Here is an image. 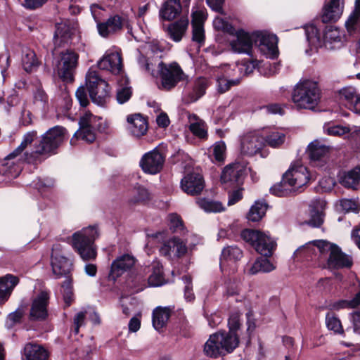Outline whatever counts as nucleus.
Wrapping results in <instances>:
<instances>
[{"instance_id":"c85d7f7f","label":"nucleus","mask_w":360,"mask_h":360,"mask_svg":"<svg viewBox=\"0 0 360 360\" xmlns=\"http://www.w3.org/2000/svg\"><path fill=\"white\" fill-rule=\"evenodd\" d=\"M360 180V167H355L347 172L339 174V182L345 188L354 189Z\"/></svg>"},{"instance_id":"f03ea898","label":"nucleus","mask_w":360,"mask_h":360,"mask_svg":"<svg viewBox=\"0 0 360 360\" xmlns=\"http://www.w3.org/2000/svg\"><path fill=\"white\" fill-rule=\"evenodd\" d=\"M309 180V174L307 167L301 162H296L283 174L281 183L270 188V192L277 196H285L298 191Z\"/></svg>"},{"instance_id":"a18cd8bd","label":"nucleus","mask_w":360,"mask_h":360,"mask_svg":"<svg viewBox=\"0 0 360 360\" xmlns=\"http://www.w3.org/2000/svg\"><path fill=\"white\" fill-rule=\"evenodd\" d=\"M322 40L326 46L335 42H340L341 34L340 30L334 26L327 27Z\"/></svg>"},{"instance_id":"a19ab883","label":"nucleus","mask_w":360,"mask_h":360,"mask_svg":"<svg viewBox=\"0 0 360 360\" xmlns=\"http://www.w3.org/2000/svg\"><path fill=\"white\" fill-rule=\"evenodd\" d=\"M22 63L26 72H32L39 65V61L34 51L30 49H26L24 51Z\"/></svg>"},{"instance_id":"b1692460","label":"nucleus","mask_w":360,"mask_h":360,"mask_svg":"<svg viewBox=\"0 0 360 360\" xmlns=\"http://www.w3.org/2000/svg\"><path fill=\"white\" fill-rule=\"evenodd\" d=\"M189 25L187 16L181 17L179 20L173 22L167 27H163L167 36L174 42H179L185 35Z\"/></svg>"},{"instance_id":"3c124183","label":"nucleus","mask_w":360,"mask_h":360,"mask_svg":"<svg viewBox=\"0 0 360 360\" xmlns=\"http://www.w3.org/2000/svg\"><path fill=\"white\" fill-rule=\"evenodd\" d=\"M323 131L328 135L340 136L347 133L351 134L352 128L328 123L324 124Z\"/></svg>"},{"instance_id":"412c9836","label":"nucleus","mask_w":360,"mask_h":360,"mask_svg":"<svg viewBox=\"0 0 360 360\" xmlns=\"http://www.w3.org/2000/svg\"><path fill=\"white\" fill-rule=\"evenodd\" d=\"M131 29L127 20L119 15L110 16L106 21L97 23L98 34L103 37H108L122 30L123 26Z\"/></svg>"},{"instance_id":"7ed1b4c3","label":"nucleus","mask_w":360,"mask_h":360,"mask_svg":"<svg viewBox=\"0 0 360 360\" xmlns=\"http://www.w3.org/2000/svg\"><path fill=\"white\" fill-rule=\"evenodd\" d=\"M239 337L233 331L219 330L210 335L203 347L204 354L217 359L232 353L239 345Z\"/></svg>"},{"instance_id":"9b49d317","label":"nucleus","mask_w":360,"mask_h":360,"mask_svg":"<svg viewBox=\"0 0 360 360\" xmlns=\"http://www.w3.org/2000/svg\"><path fill=\"white\" fill-rule=\"evenodd\" d=\"M246 167L239 162L229 165L223 169L220 181L225 189L235 188L243 184Z\"/></svg>"},{"instance_id":"1a4fd4ad","label":"nucleus","mask_w":360,"mask_h":360,"mask_svg":"<svg viewBox=\"0 0 360 360\" xmlns=\"http://www.w3.org/2000/svg\"><path fill=\"white\" fill-rule=\"evenodd\" d=\"M101 118L86 112L81 117L79 129L70 140V144L75 145V140L82 139L87 143H92L96 139V130L100 129Z\"/></svg>"},{"instance_id":"0e129e2a","label":"nucleus","mask_w":360,"mask_h":360,"mask_svg":"<svg viewBox=\"0 0 360 360\" xmlns=\"http://www.w3.org/2000/svg\"><path fill=\"white\" fill-rule=\"evenodd\" d=\"M340 207L342 210L348 212H357L359 210L358 203L350 199H342L340 201Z\"/></svg>"},{"instance_id":"37998d69","label":"nucleus","mask_w":360,"mask_h":360,"mask_svg":"<svg viewBox=\"0 0 360 360\" xmlns=\"http://www.w3.org/2000/svg\"><path fill=\"white\" fill-rule=\"evenodd\" d=\"M316 203L321 210H316L312 208L311 210V217L308 221V224L314 227H319L323 223V213L322 210L326 206L323 200H319Z\"/></svg>"},{"instance_id":"09e8293b","label":"nucleus","mask_w":360,"mask_h":360,"mask_svg":"<svg viewBox=\"0 0 360 360\" xmlns=\"http://www.w3.org/2000/svg\"><path fill=\"white\" fill-rule=\"evenodd\" d=\"M209 86V81L205 77L198 78L194 84L191 100L195 101L202 96Z\"/></svg>"},{"instance_id":"2f4dec72","label":"nucleus","mask_w":360,"mask_h":360,"mask_svg":"<svg viewBox=\"0 0 360 360\" xmlns=\"http://www.w3.org/2000/svg\"><path fill=\"white\" fill-rule=\"evenodd\" d=\"M91 101L98 105H104L110 97V89L108 84L103 79L98 83L95 91L89 95Z\"/></svg>"},{"instance_id":"f8f14e48","label":"nucleus","mask_w":360,"mask_h":360,"mask_svg":"<svg viewBox=\"0 0 360 360\" xmlns=\"http://www.w3.org/2000/svg\"><path fill=\"white\" fill-rule=\"evenodd\" d=\"M255 37V50L257 49L266 58H274L277 56L278 38L275 34L266 31L253 32Z\"/></svg>"},{"instance_id":"c756f323","label":"nucleus","mask_w":360,"mask_h":360,"mask_svg":"<svg viewBox=\"0 0 360 360\" xmlns=\"http://www.w3.org/2000/svg\"><path fill=\"white\" fill-rule=\"evenodd\" d=\"M181 10L180 0H167L160 10V16L165 20H172L179 14Z\"/></svg>"},{"instance_id":"603ef678","label":"nucleus","mask_w":360,"mask_h":360,"mask_svg":"<svg viewBox=\"0 0 360 360\" xmlns=\"http://www.w3.org/2000/svg\"><path fill=\"white\" fill-rule=\"evenodd\" d=\"M103 79L98 75L96 70H89L86 75V85L89 95L95 91L100 81Z\"/></svg>"},{"instance_id":"0eeeda50","label":"nucleus","mask_w":360,"mask_h":360,"mask_svg":"<svg viewBox=\"0 0 360 360\" xmlns=\"http://www.w3.org/2000/svg\"><path fill=\"white\" fill-rule=\"evenodd\" d=\"M320 94L316 82L304 79L295 86L292 99L297 108L313 109L319 101Z\"/></svg>"},{"instance_id":"bb28decb","label":"nucleus","mask_w":360,"mask_h":360,"mask_svg":"<svg viewBox=\"0 0 360 360\" xmlns=\"http://www.w3.org/2000/svg\"><path fill=\"white\" fill-rule=\"evenodd\" d=\"M18 283V277L13 274H8L0 277V304H4L9 299Z\"/></svg>"},{"instance_id":"2eb2a0df","label":"nucleus","mask_w":360,"mask_h":360,"mask_svg":"<svg viewBox=\"0 0 360 360\" xmlns=\"http://www.w3.org/2000/svg\"><path fill=\"white\" fill-rule=\"evenodd\" d=\"M51 264L53 274L56 278L68 276L72 269V262L65 256L60 245H53Z\"/></svg>"},{"instance_id":"49530a36","label":"nucleus","mask_w":360,"mask_h":360,"mask_svg":"<svg viewBox=\"0 0 360 360\" xmlns=\"http://www.w3.org/2000/svg\"><path fill=\"white\" fill-rule=\"evenodd\" d=\"M70 37V28L65 22L57 23L54 34L55 43L66 42Z\"/></svg>"},{"instance_id":"a878e982","label":"nucleus","mask_w":360,"mask_h":360,"mask_svg":"<svg viewBox=\"0 0 360 360\" xmlns=\"http://www.w3.org/2000/svg\"><path fill=\"white\" fill-rule=\"evenodd\" d=\"M344 0H330L323 8L322 21L330 22L337 21L344 9Z\"/></svg>"},{"instance_id":"e2e57ef3","label":"nucleus","mask_w":360,"mask_h":360,"mask_svg":"<svg viewBox=\"0 0 360 360\" xmlns=\"http://www.w3.org/2000/svg\"><path fill=\"white\" fill-rule=\"evenodd\" d=\"M131 96V90L129 86H120L117 90V100L119 103L127 102Z\"/></svg>"},{"instance_id":"aec40b11","label":"nucleus","mask_w":360,"mask_h":360,"mask_svg":"<svg viewBox=\"0 0 360 360\" xmlns=\"http://www.w3.org/2000/svg\"><path fill=\"white\" fill-rule=\"evenodd\" d=\"M165 157L157 149L146 153L140 161L143 171L150 174H158L162 169Z\"/></svg>"},{"instance_id":"de8ad7c7","label":"nucleus","mask_w":360,"mask_h":360,"mask_svg":"<svg viewBox=\"0 0 360 360\" xmlns=\"http://www.w3.org/2000/svg\"><path fill=\"white\" fill-rule=\"evenodd\" d=\"M198 205L207 212H220L224 210L220 202L213 201L205 198L198 199Z\"/></svg>"},{"instance_id":"8fccbe9b","label":"nucleus","mask_w":360,"mask_h":360,"mask_svg":"<svg viewBox=\"0 0 360 360\" xmlns=\"http://www.w3.org/2000/svg\"><path fill=\"white\" fill-rule=\"evenodd\" d=\"M326 324L328 330L335 333L342 334L344 330L340 320L333 313H328L326 316Z\"/></svg>"},{"instance_id":"20e7f679","label":"nucleus","mask_w":360,"mask_h":360,"mask_svg":"<svg viewBox=\"0 0 360 360\" xmlns=\"http://www.w3.org/2000/svg\"><path fill=\"white\" fill-rule=\"evenodd\" d=\"M36 137V131H28L24 134L20 144L5 158L4 162L1 168L4 175L8 178H16L22 171V163L25 162L32 163L37 160V159L28 160L25 156L26 153H29L26 149L32 144Z\"/></svg>"},{"instance_id":"cd10ccee","label":"nucleus","mask_w":360,"mask_h":360,"mask_svg":"<svg viewBox=\"0 0 360 360\" xmlns=\"http://www.w3.org/2000/svg\"><path fill=\"white\" fill-rule=\"evenodd\" d=\"M128 130L136 137L143 136L148 130L146 120L140 114H134L127 117Z\"/></svg>"},{"instance_id":"4d7b16f0","label":"nucleus","mask_w":360,"mask_h":360,"mask_svg":"<svg viewBox=\"0 0 360 360\" xmlns=\"http://www.w3.org/2000/svg\"><path fill=\"white\" fill-rule=\"evenodd\" d=\"M167 220L169 228L172 231L176 232L183 229L184 225L181 217L178 214L175 213L169 214Z\"/></svg>"},{"instance_id":"79ce46f5","label":"nucleus","mask_w":360,"mask_h":360,"mask_svg":"<svg viewBox=\"0 0 360 360\" xmlns=\"http://www.w3.org/2000/svg\"><path fill=\"white\" fill-rule=\"evenodd\" d=\"M240 78L228 79L224 75H217V90L220 94H224L229 91L232 86L240 83Z\"/></svg>"},{"instance_id":"c03bdc74","label":"nucleus","mask_w":360,"mask_h":360,"mask_svg":"<svg viewBox=\"0 0 360 360\" xmlns=\"http://www.w3.org/2000/svg\"><path fill=\"white\" fill-rule=\"evenodd\" d=\"M360 19V0H356L355 8L345 22V27L349 33L354 32Z\"/></svg>"},{"instance_id":"864d4df0","label":"nucleus","mask_w":360,"mask_h":360,"mask_svg":"<svg viewBox=\"0 0 360 360\" xmlns=\"http://www.w3.org/2000/svg\"><path fill=\"white\" fill-rule=\"evenodd\" d=\"M359 95L356 93V89L352 86L345 87L340 91V99L346 101L345 105L348 108Z\"/></svg>"},{"instance_id":"473e14b6","label":"nucleus","mask_w":360,"mask_h":360,"mask_svg":"<svg viewBox=\"0 0 360 360\" xmlns=\"http://www.w3.org/2000/svg\"><path fill=\"white\" fill-rule=\"evenodd\" d=\"M189 129L195 136L200 139H206L207 136V127L204 120L196 115L188 116Z\"/></svg>"},{"instance_id":"4c0bfd02","label":"nucleus","mask_w":360,"mask_h":360,"mask_svg":"<svg viewBox=\"0 0 360 360\" xmlns=\"http://www.w3.org/2000/svg\"><path fill=\"white\" fill-rule=\"evenodd\" d=\"M276 266L266 258H257L248 269L250 274L254 275L258 273H268L274 270Z\"/></svg>"},{"instance_id":"c9c22d12","label":"nucleus","mask_w":360,"mask_h":360,"mask_svg":"<svg viewBox=\"0 0 360 360\" xmlns=\"http://www.w3.org/2000/svg\"><path fill=\"white\" fill-rule=\"evenodd\" d=\"M148 285L152 287L160 286L165 283L163 276L162 266L158 262L155 261L151 265V274L148 278Z\"/></svg>"},{"instance_id":"69168bd1","label":"nucleus","mask_w":360,"mask_h":360,"mask_svg":"<svg viewBox=\"0 0 360 360\" xmlns=\"http://www.w3.org/2000/svg\"><path fill=\"white\" fill-rule=\"evenodd\" d=\"M88 315V311L84 310L78 312L76 314L74 318V326H73V332L75 334L79 333V328L84 325V321L86 317Z\"/></svg>"},{"instance_id":"ea45409f","label":"nucleus","mask_w":360,"mask_h":360,"mask_svg":"<svg viewBox=\"0 0 360 360\" xmlns=\"http://www.w3.org/2000/svg\"><path fill=\"white\" fill-rule=\"evenodd\" d=\"M267 210V205L260 200H257L251 206L248 214V219L252 221H258L264 216Z\"/></svg>"},{"instance_id":"774afa93","label":"nucleus","mask_w":360,"mask_h":360,"mask_svg":"<svg viewBox=\"0 0 360 360\" xmlns=\"http://www.w3.org/2000/svg\"><path fill=\"white\" fill-rule=\"evenodd\" d=\"M360 305V290L350 300H342L338 303L339 308H355Z\"/></svg>"},{"instance_id":"6e6d98bb","label":"nucleus","mask_w":360,"mask_h":360,"mask_svg":"<svg viewBox=\"0 0 360 360\" xmlns=\"http://www.w3.org/2000/svg\"><path fill=\"white\" fill-rule=\"evenodd\" d=\"M244 66L238 67V65H224L221 67V72L218 75H224L228 79H232L231 77L240 78V71Z\"/></svg>"},{"instance_id":"f257e3e1","label":"nucleus","mask_w":360,"mask_h":360,"mask_svg":"<svg viewBox=\"0 0 360 360\" xmlns=\"http://www.w3.org/2000/svg\"><path fill=\"white\" fill-rule=\"evenodd\" d=\"M319 253L321 255L328 254V265L330 268H349L352 265V257L342 252L335 244L323 240H316L306 243L299 248L294 253L297 257L303 255L306 258H311L313 255Z\"/></svg>"},{"instance_id":"423d86ee","label":"nucleus","mask_w":360,"mask_h":360,"mask_svg":"<svg viewBox=\"0 0 360 360\" xmlns=\"http://www.w3.org/2000/svg\"><path fill=\"white\" fill-rule=\"evenodd\" d=\"M67 138V131L61 126H55L49 129L42 136L40 143L31 153H26V159H37L39 155H51Z\"/></svg>"},{"instance_id":"680f3d73","label":"nucleus","mask_w":360,"mask_h":360,"mask_svg":"<svg viewBox=\"0 0 360 360\" xmlns=\"http://www.w3.org/2000/svg\"><path fill=\"white\" fill-rule=\"evenodd\" d=\"M183 281L185 284L184 288V297L188 301H193L195 299V295L193 292L191 278L189 276H184L182 277Z\"/></svg>"},{"instance_id":"6ab92c4d","label":"nucleus","mask_w":360,"mask_h":360,"mask_svg":"<svg viewBox=\"0 0 360 360\" xmlns=\"http://www.w3.org/2000/svg\"><path fill=\"white\" fill-rule=\"evenodd\" d=\"M233 51L238 53H246L253 56L255 51V37L253 32L249 33L244 30H239L236 33V39L230 43Z\"/></svg>"},{"instance_id":"bf43d9fd","label":"nucleus","mask_w":360,"mask_h":360,"mask_svg":"<svg viewBox=\"0 0 360 360\" xmlns=\"http://www.w3.org/2000/svg\"><path fill=\"white\" fill-rule=\"evenodd\" d=\"M48 103V96L42 89H37L34 94V103L39 108L44 109Z\"/></svg>"},{"instance_id":"4be33fe9","label":"nucleus","mask_w":360,"mask_h":360,"mask_svg":"<svg viewBox=\"0 0 360 360\" xmlns=\"http://www.w3.org/2000/svg\"><path fill=\"white\" fill-rule=\"evenodd\" d=\"M182 190L188 195L200 194L205 187V181L202 175L197 172L186 174L181 181Z\"/></svg>"},{"instance_id":"7c9ffc66","label":"nucleus","mask_w":360,"mask_h":360,"mask_svg":"<svg viewBox=\"0 0 360 360\" xmlns=\"http://www.w3.org/2000/svg\"><path fill=\"white\" fill-rule=\"evenodd\" d=\"M264 135V144L266 143L271 148H278L282 146L286 139V134L282 129H273L268 132L262 134Z\"/></svg>"},{"instance_id":"393cba45","label":"nucleus","mask_w":360,"mask_h":360,"mask_svg":"<svg viewBox=\"0 0 360 360\" xmlns=\"http://www.w3.org/2000/svg\"><path fill=\"white\" fill-rule=\"evenodd\" d=\"M136 259L129 254H124L115 259L111 264L110 276L115 280L135 264Z\"/></svg>"},{"instance_id":"13d9d810","label":"nucleus","mask_w":360,"mask_h":360,"mask_svg":"<svg viewBox=\"0 0 360 360\" xmlns=\"http://www.w3.org/2000/svg\"><path fill=\"white\" fill-rule=\"evenodd\" d=\"M120 305L122 313L126 316H129L134 310L135 300L130 297H122L120 299Z\"/></svg>"},{"instance_id":"5fc2aeb1","label":"nucleus","mask_w":360,"mask_h":360,"mask_svg":"<svg viewBox=\"0 0 360 360\" xmlns=\"http://www.w3.org/2000/svg\"><path fill=\"white\" fill-rule=\"evenodd\" d=\"M226 144L224 141L216 142L212 148V155L215 161L222 162L226 156Z\"/></svg>"},{"instance_id":"58836bf2","label":"nucleus","mask_w":360,"mask_h":360,"mask_svg":"<svg viewBox=\"0 0 360 360\" xmlns=\"http://www.w3.org/2000/svg\"><path fill=\"white\" fill-rule=\"evenodd\" d=\"M307 39L311 48L317 49L323 44V40L317 27L313 25H307L304 28Z\"/></svg>"},{"instance_id":"39448f33","label":"nucleus","mask_w":360,"mask_h":360,"mask_svg":"<svg viewBox=\"0 0 360 360\" xmlns=\"http://www.w3.org/2000/svg\"><path fill=\"white\" fill-rule=\"evenodd\" d=\"M98 236L97 226H89L74 233L70 244L83 260L94 259L96 257L94 241Z\"/></svg>"},{"instance_id":"6e6552de","label":"nucleus","mask_w":360,"mask_h":360,"mask_svg":"<svg viewBox=\"0 0 360 360\" xmlns=\"http://www.w3.org/2000/svg\"><path fill=\"white\" fill-rule=\"evenodd\" d=\"M241 237L257 252L266 257H271L276 250V243L268 233L259 230L245 229L242 231Z\"/></svg>"},{"instance_id":"052dcab7","label":"nucleus","mask_w":360,"mask_h":360,"mask_svg":"<svg viewBox=\"0 0 360 360\" xmlns=\"http://www.w3.org/2000/svg\"><path fill=\"white\" fill-rule=\"evenodd\" d=\"M23 311L20 309H17L15 311L10 313L6 321V325L8 328H12L15 324L19 323L22 317Z\"/></svg>"},{"instance_id":"f3484780","label":"nucleus","mask_w":360,"mask_h":360,"mask_svg":"<svg viewBox=\"0 0 360 360\" xmlns=\"http://www.w3.org/2000/svg\"><path fill=\"white\" fill-rule=\"evenodd\" d=\"M78 56L72 51L62 53L60 60L55 64L58 76L65 82L73 80V71L77 63Z\"/></svg>"},{"instance_id":"a211bd4d","label":"nucleus","mask_w":360,"mask_h":360,"mask_svg":"<svg viewBox=\"0 0 360 360\" xmlns=\"http://www.w3.org/2000/svg\"><path fill=\"white\" fill-rule=\"evenodd\" d=\"M98 67L112 74H120L122 71L123 64L120 50L113 46L107 50L98 62Z\"/></svg>"},{"instance_id":"9d476101","label":"nucleus","mask_w":360,"mask_h":360,"mask_svg":"<svg viewBox=\"0 0 360 360\" xmlns=\"http://www.w3.org/2000/svg\"><path fill=\"white\" fill-rule=\"evenodd\" d=\"M158 69L161 77V86L165 90L172 89L178 82L186 79V75L176 62L169 64L161 62L158 65Z\"/></svg>"},{"instance_id":"f704fd0d","label":"nucleus","mask_w":360,"mask_h":360,"mask_svg":"<svg viewBox=\"0 0 360 360\" xmlns=\"http://www.w3.org/2000/svg\"><path fill=\"white\" fill-rule=\"evenodd\" d=\"M26 360H45L48 356L46 350L39 345L29 343L24 348Z\"/></svg>"},{"instance_id":"ddd939ff","label":"nucleus","mask_w":360,"mask_h":360,"mask_svg":"<svg viewBox=\"0 0 360 360\" xmlns=\"http://www.w3.org/2000/svg\"><path fill=\"white\" fill-rule=\"evenodd\" d=\"M240 153L247 156H253L264 146V135L259 131H248L239 138Z\"/></svg>"},{"instance_id":"338daca9","label":"nucleus","mask_w":360,"mask_h":360,"mask_svg":"<svg viewBox=\"0 0 360 360\" xmlns=\"http://www.w3.org/2000/svg\"><path fill=\"white\" fill-rule=\"evenodd\" d=\"M133 193L134 197L131 200L133 202L144 201L148 198V191L143 187H138L135 188Z\"/></svg>"},{"instance_id":"72a5a7b5","label":"nucleus","mask_w":360,"mask_h":360,"mask_svg":"<svg viewBox=\"0 0 360 360\" xmlns=\"http://www.w3.org/2000/svg\"><path fill=\"white\" fill-rule=\"evenodd\" d=\"M243 257L242 250L237 246L231 245L224 248L220 258V266L223 269L229 262H235Z\"/></svg>"},{"instance_id":"dca6fc26","label":"nucleus","mask_w":360,"mask_h":360,"mask_svg":"<svg viewBox=\"0 0 360 360\" xmlns=\"http://www.w3.org/2000/svg\"><path fill=\"white\" fill-rule=\"evenodd\" d=\"M331 148L324 139H317L309 143L307 151L313 164L321 167L327 162Z\"/></svg>"},{"instance_id":"5701e85b","label":"nucleus","mask_w":360,"mask_h":360,"mask_svg":"<svg viewBox=\"0 0 360 360\" xmlns=\"http://www.w3.org/2000/svg\"><path fill=\"white\" fill-rule=\"evenodd\" d=\"M186 252V243L176 237L166 241L160 249V254L169 259L180 257L184 255Z\"/></svg>"},{"instance_id":"e433bc0d","label":"nucleus","mask_w":360,"mask_h":360,"mask_svg":"<svg viewBox=\"0 0 360 360\" xmlns=\"http://www.w3.org/2000/svg\"><path fill=\"white\" fill-rule=\"evenodd\" d=\"M170 316V311L167 307H158L153 312V326L159 330L167 323Z\"/></svg>"},{"instance_id":"4468645a","label":"nucleus","mask_w":360,"mask_h":360,"mask_svg":"<svg viewBox=\"0 0 360 360\" xmlns=\"http://www.w3.org/2000/svg\"><path fill=\"white\" fill-rule=\"evenodd\" d=\"M50 300V292L41 290L31 298L29 319L32 321H41L48 317V306Z\"/></svg>"}]
</instances>
